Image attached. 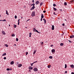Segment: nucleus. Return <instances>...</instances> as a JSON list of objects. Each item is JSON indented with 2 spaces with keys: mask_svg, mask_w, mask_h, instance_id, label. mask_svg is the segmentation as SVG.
<instances>
[{
  "mask_svg": "<svg viewBox=\"0 0 74 74\" xmlns=\"http://www.w3.org/2000/svg\"><path fill=\"white\" fill-rule=\"evenodd\" d=\"M32 5H33V7H32V10H34V9L35 8V6H34V5H35V3H33V4H32L31 5V6H32Z\"/></svg>",
  "mask_w": 74,
  "mask_h": 74,
  "instance_id": "f257e3e1",
  "label": "nucleus"
},
{
  "mask_svg": "<svg viewBox=\"0 0 74 74\" xmlns=\"http://www.w3.org/2000/svg\"><path fill=\"white\" fill-rule=\"evenodd\" d=\"M33 31L34 32H37L38 33H39V32H38V31L37 30H36V28H34V29H33Z\"/></svg>",
  "mask_w": 74,
  "mask_h": 74,
  "instance_id": "f03ea898",
  "label": "nucleus"
},
{
  "mask_svg": "<svg viewBox=\"0 0 74 74\" xmlns=\"http://www.w3.org/2000/svg\"><path fill=\"white\" fill-rule=\"evenodd\" d=\"M31 16L32 17L35 16V12H33L31 14Z\"/></svg>",
  "mask_w": 74,
  "mask_h": 74,
  "instance_id": "7ed1b4c3",
  "label": "nucleus"
},
{
  "mask_svg": "<svg viewBox=\"0 0 74 74\" xmlns=\"http://www.w3.org/2000/svg\"><path fill=\"white\" fill-rule=\"evenodd\" d=\"M34 71H38V69L36 68H35L34 69Z\"/></svg>",
  "mask_w": 74,
  "mask_h": 74,
  "instance_id": "20e7f679",
  "label": "nucleus"
},
{
  "mask_svg": "<svg viewBox=\"0 0 74 74\" xmlns=\"http://www.w3.org/2000/svg\"><path fill=\"white\" fill-rule=\"evenodd\" d=\"M55 52V49H52L51 50V52L53 53V52Z\"/></svg>",
  "mask_w": 74,
  "mask_h": 74,
  "instance_id": "39448f33",
  "label": "nucleus"
},
{
  "mask_svg": "<svg viewBox=\"0 0 74 74\" xmlns=\"http://www.w3.org/2000/svg\"><path fill=\"white\" fill-rule=\"evenodd\" d=\"M14 61H12L11 62L10 64H12H12H14Z\"/></svg>",
  "mask_w": 74,
  "mask_h": 74,
  "instance_id": "423d86ee",
  "label": "nucleus"
},
{
  "mask_svg": "<svg viewBox=\"0 0 74 74\" xmlns=\"http://www.w3.org/2000/svg\"><path fill=\"white\" fill-rule=\"evenodd\" d=\"M40 3V2H39L38 1H37L36 3V5H37L38 4H39Z\"/></svg>",
  "mask_w": 74,
  "mask_h": 74,
  "instance_id": "0eeeda50",
  "label": "nucleus"
},
{
  "mask_svg": "<svg viewBox=\"0 0 74 74\" xmlns=\"http://www.w3.org/2000/svg\"><path fill=\"white\" fill-rule=\"evenodd\" d=\"M22 66V64H19L18 65V67H21Z\"/></svg>",
  "mask_w": 74,
  "mask_h": 74,
  "instance_id": "6e6552de",
  "label": "nucleus"
},
{
  "mask_svg": "<svg viewBox=\"0 0 74 74\" xmlns=\"http://www.w3.org/2000/svg\"><path fill=\"white\" fill-rule=\"evenodd\" d=\"M2 33L3 34V35H5V32H4V31H2Z\"/></svg>",
  "mask_w": 74,
  "mask_h": 74,
  "instance_id": "1a4fd4ad",
  "label": "nucleus"
},
{
  "mask_svg": "<svg viewBox=\"0 0 74 74\" xmlns=\"http://www.w3.org/2000/svg\"><path fill=\"white\" fill-rule=\"evenodd\" d=\"M29 70H32V69H33V67H32V66H29Z\"/></svg>",
  "mask_w": 74,
  "mask_h": 74,
  "instance_id": "9d476101",
  "label": "nucleus"
},
{
  "mask_svg": "<svg viewBox=\"0 0 74 74\" xmlns=\"http://www.w3.org/2000/svg\"><path fill=\"white\" fill-rule=\"evenodd\" d=\"M54 27H54V25H52V27L51 28L52 30H54Z\"/></svg>",
  "mask_w": 74,
  "mask_h": 74,
  "instance_id": "9b49d317",
  "label": "nucleus"
},
{
  "mask_svg": "<svg viewBox=\"0 0 74 74\" xmlns=\"http://www.w3.org/2000/svg\"><path fill=\"white\" fill-rule=\"evenodd\" d=\"M41 18H44V14H41Z\"/></svg>",
  "mask_w": 74,
  "mask_h": 74,
  "instance_id": "f8f14e48",
  "label": "nucleus"
},
{
  "mask_svg": "<svg viewBox=\"0 0 74 74\" xmlns=\"http://www.w3.org/2000/svg\"><path fill=\"white\" fill-rule=\"evenodd\" d=\"M74 35H72L70 36V38H74Z\"/></svg>",
  "mask_w": 74,
  "mask_h": 74,
  "instance_id": "ddd939ff",
  "label": "nucleus"
},
{
  "mask_svg": "<svg viewBox=\"0 0 74 74\" xmlns=\"http://www.w3.org/2000/svg\"><path fill=\"white\" fill-rule=\"evenodd\" d=\"M51 67V65H48L47 66V67L48 68H50Z\"/></svg>",
  "mask_w": 74,
  "mask_h": 74,
  "instance_id": "4468645a",
  "label": "nucleus"
},
{
  "mask_svg": "<svg viewBox=\"0 0 74 74\" xmlns=\"http://www.w3.org/2000/svg\"><path fill=\"white\" fill-rule=\"evenodd\" d=\"M71 67L72 68H74V65H73V64L71 65Z\"/></svg>",
  "mask_w": 74,
  "mask_h": 74,
  "instance_id": "2eb2a0df",
  "label": "nucleus"
},
{
  "mask_svg": "<svg viewBox=\"0 0 74 74\" xmlns=\"http://www.w3.org/2000/svg\"><path fill=\"white\" fill-rule=\"evenodd\" d=\"M6 55V53H4L2 54V56Z\"/></svg>",
  "mask_w": 74,
  "mask_h": 74,
  "instance_id": "dca6fc26",
  "label": "nucleus"
},
{
  "mask_svg": "<svg viewBox=\"0 0 74 74\" xmlns=\"http://www.w3.org/2000/svg\"><path fill=\"white\" fill-rule=\"evenodd\" d=\"M36 51H37V50H35L33 53V54H35V53H36Z\"/></svg>",
  "mask_w": 74,
  "mask_h": 74,
  "instance_id": "f3484780",
  "label": "nucleus"
},
{
  "mask_svg": "<svg viewBox=\"0 0 74 74\" xmlns=\"http://www.w3.org/2000/svg\"><path fill=\"white\" fill-rule=\"evenodd\" d=\"M15 34H12V37H15Z\"/></svg>",
  "mask_w": 74,
  "mask_h": 74,
  "instance_id": "a211bd4d",
  "label": "nucleus"
},
{
  "mask_svg": "<svg viewBox=\"0 0 74 74\" xmlns=\"http://www.w3.org/2000/svg\"><path fill=\"white\" fill-rule=\"evenodd\" d=\"M63 45H64V44L63 43H61L60 44V46H63Z\"/></svg>",
  "mask_w": 74,
  "mask_h": 74,
  "instance_id": "6ab92c4d",
  "label": "nucleus"
},
{
  "mask_svg": "<svg viewBox=\"0 0 74 74\" xmlns=\"http://www.w3.org/2000/svg\"><path fill=\"white\" fill-rule=\"evenodd\" d=\"M14 28H16V25L14 24Z\"/></svg>",
  "mask_w": 74,
  "mask_h": 74,
  "instance_id": "aec40b11",
  "label": "nucleus"
},
{
  "mask_svg": "<svg viewBox=\"0 0 74 74\" xmlns=\"http://www.w3.org/2000/svg\"><path fill=\"white\" fill-rule=\"evenodd\" d=\"M42 4H43V3H42V2L40 4V6H41V5H42Z\"/></svg>",
  "mask_w": 74,
  "mask_h": 74,
  "instance_id": "412c9836",
  "label": "nucleus"
},
{
  "mask_svg": "<svg viewBox=\"0 0 74 74\" xmlns=\"http://www.w3.org/2000/svg\"><path fill=\"white\" fill-rule=\"evenodd\" d=\"M6 14H7L8 15L9 14L8 13V11H7V10H6Z\"/></svg>",
  "mask_w": 74,
  "mask_h": 74,
  "instance_id": "4be33fe9",
  "label": "nucleus"
},
{
  "mask_svg": "<svg viewBox=\"0 0 74 74\" xmlns=\"http://www.w3.org/2000/svg\"><path fill=\"white\" fill-rule=\"evenodd\" d=\"M65 69H66L67 68V64H65Z\"/></svg>",
  "mask_w": 74,
  "mask_h": 74,
  "instance_id": "5701e85b",
  "label": "nucleus"
},
{
  "mask_svg": "<svg viewBox=\"0 0 74 74\" xmlns=\"http://www.w3.org/2000/svg\"><path fill=\"white\" fill-rule=\"evenodd\" d=\"M54 11H56V10H57V9H56V8H54V7H53V8Z\"/></svg>",
  "mask_w": 74,
  "mask_h": 74,
  "instance_id": "b1692460",
  "label": "nucleus"
},
{
  "mask_svg": "<svg viewBox=\"0 0 74 74\" xmlns=\"http://www.w3.org/2000/svg\"><path fill=\"white\" fill-rule=\"evenodd\" d=\"M49 58L50 59H52V58H53L52 56H50L49 57Z\"/></svg>",
  "mask_w": 74,
  "mask_h": 74,
  "instance_id": "393cba45",
  "label": "nucleus"
},
{
  "mask_svg": "<svg viewBox=\"0 0 74 74\" xmlns=\"http://www.w3.org/2000/svg\"><path fill=\"white\" fill-rule=\"evenodd\" d=\"M5 47H8V46L7 44H5Z\"/></svg>",
  "mask_w": 74,
  "mask_h": 74,
  "instance_id": "a878e982",
  "label": "nucleus"
},
{
  "mask_svg": "<svg viewBox=\"0 0 74 74\" xmlns=\"http://www.w3.org/2000/svg\"><path fill=\"white\" fill-rule=\"evenodd\" d=\"M64 5H67V3H66V2H65L64 3Z\"/></svg>",
  "mask_w": 74,
  "mask_h": 74,
  "instance_id": "bb28decb",
  "label": "nucleus"
},
{
  "mask_svg": "<svg viewBox=\"0 0 74 74\" xmlns=\"http://www.w3.org/2000/svg\"><path fill=\"white\" fill-rule=\"evenodd\" d=\"M6 70H7V71H10V69H9V68H7L6 69Z\"/></svg>",
  "mask_w": 74,
  "mask_h": 74,
  "instance_id": "cd10ccee",
  "label": "nucleus"
},
{
  "mask_svg": "<svg viewBox=\"0 0 74 74\" xmlns=\"http://www.w3.org/2000/svg\"><path fill=\"white\" fill-rule=\"evenodd\" d=\"M15 19H16V18H17V16H15Z\"/></svg>",
  "mask_w": 74,
  "mask_h": 74,
  "instance_id": "c85d7f7f",
  "label": "nucleus"
},
{
  "mask_svg": "<svg viewBox=\"0 0 74 74\" xmlns=\"http://www.w3.org/2000/svg\"><path fill=\"white\" fill-rule=\"evenodd\" d=\"M28 54V52H27L26 53V55H27Z\"/></svg>",
  "mask_w": 74,
  "mask_h": 74,
  "instance_id": "c756f323",
  "label": "nucleus"
},
{
  "mask_svg": "<svg viewBox=\"0 0 74 74\" xmlns=\"http://www.w3.org/2000/svg\"><path fill=\"white\" fill-rule=\"evenodd\" d=\"M16 41H18V38H16Z\"/></svg>",
  "mask_w": 74,
  "mask_h": 74,
  "instance_id": "7c9ffc66",
  "label": "nucleus"
},
{
  "mask_svg": "<svg viewBox=\"0 0 74 74\" xmlns=\"http://www.w3.org/2000/svg\"><path fill=\"white\" fill-rule=\"evenodd\" d=\"M53 6L54 7H55L56 6V4H53Z\"/></svg>",
  "mask_w": 74,
  "mask_h": 74,
  "instance_id": "2f4dec72",
  "label": "nucleus"
},
{
  "mask_svg": "<svg viewBox=\"0 0 74 74\" xmlns=\"http://www.w3.org/2000/svg\"><path fill=\"white\" fill-rule=\"evenodd\" d=\"M43 12H44V13H45V12H46V11H45V10H44L43 11Z\"/></svg>",
  "mask_w": 74,
  "mask_h": 74,
  "instance_id": "473e14b6",
  "label": "nucleus"
},
{
  "mask_svg": "<svg viewBox=\"0 0 74 74\" xmlns=\"http://www.w3.org/2000/svg\"><path fill=\"white\" fill-rule=\"evenodd\" d=\"M6 57H5L4 58V59L5 60V59H6Z\"/></svg>",
  "mask_w": 74,
  "mask_h": 74,
  "instance_id": "72a5a7b5",
  "label": "nucleus"
},
{
  "mask_svg": "<svg viewBox=\"0 0 74 74\" xmlns=\"http://www.w3.org/2000/svg\"><path fill=\"white\" fill-rule=\"evenodd\" d=\"M2 21H6V20L5 19H4L3 20H2Z\"/></svg>",
  "mask_w": 74,
  "mask_h": 74,
  "instance_id": "f704fd0d",
  "label": "nucleus"
},
{
  "mask_svg": "<svg viewBox=\"0 0 74 74\" xmlns=\"http://www.w3.org/2000/svg\"><path fill=\"white\" fill-rule=\"evenodd\" d=\"M46 20H45V21H44V22H45V24L46 23Z\"/></svg>",
  "mask_w": 74,
  "mask_h": 74,
  "instance_id": "c9c22d12",
  "label": "nucleus"
},
{
  "mask_svg": "<svg viewBox=\"0 0 74 74\" xmlns=\"http://www.w3.org/2000/svg\"><path fill=\"white\" fill-rule=\"evenodd\" d=\"M62 25H63V26H64V23L62 24Z\"/></svg>",
  "mask_w": 74,
  "mask_h": 74,
  "instance_id": "e433bc0d",
  "label": "nucleus"
},
{
  "mask_svg": "<svg viewBox=\"0 0 74 74\" xmlns=\"http://www.w3.org/2000/svg\"><path fill=\"white\" fill-rule=\"evenodd\" d=\"M74 1V0H71V2H72V3H73V2Z\"/></svg>",
  "mask_w": 74,
  "mask_h": 74,
  "instance_id": "4c0bfd02",
  "label": "nucleus"
},
{
  "mask_svg": "<svg viewBox=\"0 0 74 74\" xmlns=\"http://www.w3.org/2000/svg\"><path fill=\"white\" fill-rule=\"evenodd\" d=\"M42 18H41L40 19L41 21H42Z\"/></svg>",
  "mask_w": 74,
  "mask_h": 74,
  "instance_id": "58836bf2",
  "label": "nucleus"
},
{
  "mask_svg": "<svg viewBox=\"0 0 74 74\" xmlns=\"http://www.w3.org/2000/svg\"><path fill=\"white\" fill-rule=\"evenodd\" d=\"M37 61H36V62H34V63H37Z\"/></svg>",
  "mask_w": 74,
  "mask_h": 74,
  "instance_id": "ea45409f",
  "label": "nucleus"
},
{
  "mask_svg": "<svg viewBox=\"0 0 74 74\" xmlns=\"http://www.w3.org/2000/svg\"><path fill=\"white\" fill-rule=\"evenodd\" d=\"M29 35H32V33H30L29 34Z\"/></svg>",
  "mask_w": 74,
  "mask_h": 74,
  "instance_id": "a19ab883",
  "label": "nucleus"
},
{
  "mask_svg": "<svg viewBox=\"0 0 74 74\" xmlns=\"http://www.w3.org/2000/svg\"><path fill=\"white\" fill-rule=\"evenodd\" d=\"M41 43L42 45L44 44V42H42Z\"/></svg>",
  "mask_w": 74,
  "mask_h": 74,
  "instance_id": "79ce46f5",
  "label": "nucleus"
},
{
  "mask_svg": "<svg viewBox=\"0 0 74 74\" xmlns=\"http://www.w3.org/2000/svg\"><path fill=\"white\" fill-rule=\"evenodd\" d=\"M19 21H20V19H19L18 20V22H19Z\"/></svg>",
  "mask_w": 74,
  "mask_h": 74,
  "instance_id": "37998d69",
  "label": "nucleus"
},
{
  "mask_svg": "<svg viewBox=\"0 0 74 74\" xmlns=\"http://www.w3.org/2000/svg\"><path fill=\"white\" fill-rule=\"evenodd\" d=\"M53 45H51L50 47H53Z\"/></svg>",
  "mask_w": 74,
  "mask_h": 74,
  "instance_id": "c03bdc74",
  "label": "nucleus"
},
{
  "mask_svg": "<svg viewBox=\"0 0 74 74\" xmlns=\"http://www.w3.org/2000/svg\"><path fill=\"white\" fill-rule=\"evenodd\" d=\"M69 42H71V41L70 40H69Z\"/></svg>",
  "mask_w": 74,
  "mask_h": 74,
  "instance_id": "a18cd8bd",
  "label": "nucleus"
},
{
  "mask_svg": "<svg viewBox=\"0 0 74 74\" xmlns=\"http://www.w3.org/2000/svg\"><path fill=\"white\" fill-rule=\"evenodd\" d=\"M18 25H19V22H18Z\"/></svg>",
  "mask_w": 74,
  "mask_h": 74,
  "instance_id": "49530a36",
  "label": "nucleus"
},
{
  "mask_svg": "<svg viewBox=\"0 0 74 74\" xmlns=\"http://www.w3.org/2000/svg\"><path fill=\"white\" fill-rule=\"evenodd\" d=\"M71 74H74V72H72L71 73Z\"/></svg>",
  "mask_w": 74,
  "mask_h": 74,
  "instance_id": "de8ad7c7",
  "label": "nucleus"
},
{
  "mask_svg": "<svg viewBox=\"0 0 74 74\" xmlns=\"http://www.w3.org/2000/svg\"><path fill=\"white\" fill-rule=\"evenodd\" d=\"M53 14H54V15H56V14H55V12H54L53 13Z\"/></svg>",
  "mask_w": 74,
  "mask_h": 74,
  "instance_id": "09e8293b",
  "label": "nucleus"
},
{
  "mask_svg": "<svg viewBox=\"0 0 74 74\" xmlns=\"http://www.w3.org/2000/svg\"><path fill=\"white\" fill-rule=\"evenodd\" d=\"M29 72H31V71L30 70H29Z\"/></svg>",
  "mask_w": 74,
  "mask_h": 74,
  "instance_id": "8fccbe9b",
  "label": "nucleus"
},
{
  "mask_svg": "<svg viewBox=\"0 0 74 74\" xmlns=\"http://www.w3.org/2000/svg\"><path fill=\"white\" fill-rule=\"evenodd\" d=\"M32 1L33 2V3H34V0H32Z\"/></svg>",
  "mask_w": 74,
  "mask_h": 74,
  "instance_id": "3c124183",
  "label": "nucleus"
},
{
  "mask_svg": "<svg viewBox=\"0 0 74 74\" xmlns=\"http://www.w3.org/2000/svg\"><path fill=\"white\" fill-rule=\"evenodd\" d=\"M43 21H45L46 20L45 19V18H43Z\"/></svg>",
  "mask_w": 74,
  "mask_h": 74,
  "instance_id": "603ef678",
  "label": "nucleus"
},
{
  "mask_svg": "<svg viewBox=\"0 0 74 74\" xmlns=\"http://www.w3.org/2000/svg\"><path fill=\"white\" fill-rule=\"evenodd\" d=\"M65 73H67V71H65Z\"/></svg>",
  "mask_w": 74,
  "mask_h": 74,
  "instance_id": "864d4df0",
  "label": "nucleus"
},
{
  "mask_svg": "<svg viewBox=\"0 0 74 74\" xmlns=\"http://www.w3.org/2000/svg\"><path fill=\"white\" fill-rule=\"evenodd\" d=\"M31 64V66H33V65L32 64Z\"/></svg>",
  "mask_w": 74,
  "mask_h": 74,
  "instance_id": "5fc2aeb1",
  "label": "nucleus"
},
{
  "mask_svg": "<svg viewBox=\"0 0 74 74\" xmlns=\"http://www.w3.org/2000/svg\"><path fill=\"white\" fill-rule=\"evenodd\" d=\"M29 37H31V35H29Z\"/></svg>",
  "mask_w": 74,
  "mask_h": 74,
  "instance_id": "6e6d98bb",
  "label": "nucleus"
},
{
  "mask_svg": "<svg viewBox=\"0 0 74 74\" xmlns=\"http://www.w3.org/2000/svg\"><path fill=\"white\" fill-rule=\"evenodd\" d=\"M21 18L22 19L23 18V17H21Z\"/></svg>",
  "mask_w": 74,
  "mask_h": 74,
  "instance_id": "4d7b16f0",
  "label": "nucleus"
},
{
  "mask_svg": "<svg viewBox=\"0 0 74 74\" xmlns=\"http://www.w3.org/2000/svg\"><path fill=\"white\" fill-rule=\"evenodd\" d=\"M28 21H30V19H29L27 20Z\"/></svg>",
  "mask_w": 74,
  "mask_h": 74,
  "instance_id": "13d9d810",
  "label": "nucleus"
},
{
  "mask_svg": "<svg viewBox=\"0 0 74 74\" xmlns=\"http://www.w3.org/2000/svg\"><path fill=\"white\" fill-rule=\"evenodd\" d=\"M0 21H3V20H0Z\"/></svg>",
  "mask_w": 74,
  "mask_h": 74,
  "instance_id": "bf43d9fd",
  "label": "nucleus"
},
{
  "mask_svg": "<svg viewBox=\"0 0 74 74\" xmlns=\"http://www.w3.org/2000/svg\"><path fill=\"white\" fill-rule=\"evenodd\" d=\"M14 45H15V46H16V44H15Z\"/></svg>",
  "mask_w": 74,
  "mask_h": 74,
  "instance_id": "052dcab7",
  "label": "nucleus"
},
{
  "mask_svg": "<svg viewBox=\"0 0 74 74\" xmlns=\"http://www.w3.org/2000/svg\"><path fill=\"white\" fill-rule=\"evenodd\" d=\"M33 10V9H32H32H30V10Z\"/></svg>",
  "mask_w": 74,
  "mask_h": 74,
  "instance_id": "680f3d73",
  "label": "nucleus"
},
{
  "mask_svg": "<svg viewBox=\"0 0 74 74\" xmlns=\"http://www.w3.org/2000/svg\"><path fill=\"white\" fill-rule=\"evenodd\" d=\"M10 70H12V69H10Z\"/></svg>",
  "mask_w": 74,
  "mask_h": 74,
  "instance_id": "e2e57ef3",
  "label": "nucleus"
},
{
  "mask_svg": "<svg viewBox=\"0 0 74 74\" xmlns=\"http://www.w3.org/2000/svg\"><path fill=\"white\" fill-rule=\"evenodd\" d=\"M60 11H62V9H60Z\"/></svg>",
  "mask_w": 74,
  "mask_h": 74,
  "instance_id": "0e129e2a",
  "label": "nucleus"
},
{
  "mask_svg": "<svg viewBox=\"0 0 74 74\" xmlns=\"http://www.w3.org/2000/svg\"><path fill=\"white\" fill-rule=\"evenodd\" d=\"M9 26H10V25L9 24Z\"/></svg>",
  "mask_w": 74,
  "mask_h": 74,
  "instance_id": "69168bd1",
  "label": "nucleus"
},
{
  "mask_svg": "<svg viewBox=\"0 0 74 74\" xmlns=\"http://www.w3.org/2000/svg\"><path fill=\"white\" fill-rule=\"evenodd\" d=\"M32 65L33 64H34V63H32Z\"/></svg>",
  "mask_w": 74,
  "mask_h": 74,
  "instance_id": "338daca9",
  "label": "nucleus"
},
{
  "mask_svg": "<svg viewBox=\"0 0 74 74\" xmlns=\"http://www.w3.org/2000/svg\"><path fill=\"white\" fill-rule=\"evenodd\" d=\"M1 17V15H0V18Z\"/></svg>",
  "mask_w": 74,
  "mask_h": 74,
  "instance_id": "774afa93",
  "label": "nucleus"
}]
</instances>
